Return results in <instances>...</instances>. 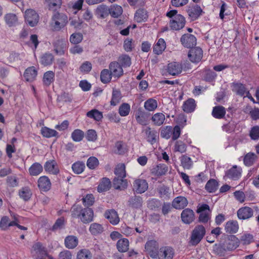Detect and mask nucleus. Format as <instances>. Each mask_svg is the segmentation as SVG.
<instances>
[{
    "label": "nucleus",
    "instance_id": "obj_58",
    "mask_svg": "<svg viewBox=\"0 0 259 259\" xmlns=\"http://www.w3.org/2000/svg\"><path fill=\"white\" fill-rule=\"evenodd\" d=\"M54 60L53 56L51 54H45L41 58L40 62L45 66L51 65Z\"/></svg>",
    "mask_w": 259,
    "mask_h": 259
},
{
    "label": "nucleus",
    "instance_id": "obj_4",
    "mask_svg": "<svg viewBox=\"0 0 259 259\" xmlns=\"http://www.w3.org/2000/svg\"><path fill=\"white\" fill-rule=\"evenodd\" d=\"M258 210L257 206H254L252 208L248 206L242 207L237 211V217L239 220H247L253 217L254 211L257 213Z\"/></svg>",
    "mask_w": 259,
    "mask_h": 259
},
{
    "label": "nucleus",
    "instance_id": "obj_49",
    "mask_svg": "<svg viewBox=\"0 0 259 259\" xmlns=\"http://www.w3.org/2000/svg\"><path fill=\"white\" fill-rule=\"evenodd\" d=\"M87 116L96 121H100L103 118L102 113L97 109H93L88 112Z\"/></svg>",
    "mask_w": 259,
    "mask_h": 259
},
{
    "label": "nucleus",
    "instance_id": "obj_21",
    "mask_svg": "<svg viewBox=\"0 0 259 259\" xmlns=\"http://www.w3.org/2000/svg\"><path fill=\"white\" fill-rule=\"evenodd\" d=\"M137 122L142 125H146L148 123V114L141 109H139L135 114Z\"/></svg>",
    "mask_w": 259,
    "mask_h": 259
},
{
    "label": "nucleus",
    "instance_id": "obj_6",
    "mask_svg": "<svg viewBox=\"0 0 259 259\" xmlns=\"http://www.w3.org/2000/svg\"><path fill=\"white\" fill-rule=\"evenodd\" d=\"M188 57L192 62L198 63L202 58L203 51L199 47L192 48L189 50Z\"/></svg>",
    "mask_w": 259,
    "mask_h": 259
},
{
    "label": "nucleus",
    "instance_id": "obj_5",
    "mask_svg": "<svg viewBox=\"0 0 259 259\" xmlns=\"http://www.w3.org/2000/svg\"><path fill=\"white\" fill-rule=\"evenodd\" d=\"M25 18L27 23L31 27L35 26L39 21L38 14L32 9H28L25 11Z\"/></svg>",
    "mask_w": 259,
    "mask_h": 259
},
{
    "label": "nucleus",
    "instance_id": "obj_51",
    "mask_svg": "<svg viewBox=\"0 0 259 259\" xmlns=\"http://www.w3.org/2000/svg\"><path fill=\"white\" fill-rule=\"evenodd\" d=\"M19 195L20 198L25 201L29 200L31 196V193L30 189L28 187H24L21 188L19 192Z\"/></svg>",
    "mask_w": 259,
    "mask_h": 259
},
{
    "label": "nucleus",
    "instance_id": "obj_63",
    "mask_svg": "<svg viewBox=\"0 0 259 259\" xmlns=\"http://www.w3.org/2000/svg\"><path fill=\"white\" fill-rule=\"evenodd\" d=\"M99 165V160L95 157H90L87 160V166L92 169L96 168Z\"/></svg>",
    "mask_w": 259,
    "mask_h": 259
},
{
    "label": "nucleus",
    "instance_id": "obj_60",
    "mask_svg": "<svg viewBox=\"0 0 259 259\" xmlns=\"http://www.w3.org/2000/svg\"><path fill=\"white\" fill-rule=\"evenodd\" d=\"M187 149L186 145L181 141H177L174 146V151L180 153H184Z\"/></svg>",
    "mask_w": 259,
    "mask_h": 259
},
{
    "label": "nucleus",
    "instance_id": "obj_62",
    "mask_svg": "<svg viewBox=\"0 0 259 259\" xmlns=\"http://www.w3.org/2000/svg\"><path fill=\"white\" fill-rule=\"evenodd\" d=\"M64 218L61 217L56 220V222L51 228V230L53 231H55L56 230L61 229L64 227Z\"/></svg>",
    "mask_w": 259,
    "mask_h": 259
},
{
    "label": "nucleus",
    "instance_id": "obj_37",
    "mask_svg": "<svg viewBox=\"0 0 259 259\" xmlns=\"http://www.w3.org/2000/svg\"><path fill=\"white\" fill-rule=\"evenodd\" d=\"M116 246L119 252H126L128 249L129 241L128 239L126 238L119 239L117 242Z\"/></svg>",
    "mask_w": 259,
    "mask_h": 259
},
{
    "label": "nucleus",
    "instance_id": "obj_20",
    "mask_svg": "<svg viewBox=\"0 0 259 259\" xmlns=\"http://www.w3.org/2000/svg\"><path fill=\"white\" fill-rule=\"evenodd\" d=\"M147 141L151 144L156 143L157 138L158 137V133L157 131L152 129L150 127H147L144 130Z\"/></svg>",
    "mask_w": 259,
    "mask_h": 259
},
{
    "label": "nucleus",
    "instance_id": "obj_22",
    "mask_svg": "<svg viewBox=\"0 0 259 259\" xmlns=\"http://www.w3.org/2000/svg\"><path fill=\"white\" fill-rule=\"evenodd\" d=\"M188 204L187 199L183 196H178L175 198L172 202V206L177 209H183L187 206Z\"/></svg>",
    "mask_w": 259,
    "mask_h": 259
},
{
    "label": "nucleus",
    "instance_id": "obj_1",
    "mask_svg": "<svg viewBox=\"0 0 259 259\" xmlns=\"http://www.w3.org/2000/svg\"><path fill=\"white\" fill-rule=\"evenodd\" d=\"M176 10H171L166 13V16L171 18L169 21V27L174 30H179L182 29L185 25V17L181 14H177Z\"/></svg>",
    "mask_w": 259,
    "mask_h": 259
},
{
    "label": "nucleus",
    "instance_id": "obj_47",
    "mask_svg": "<svg viewBox=\"0 0 259 259\" xmlns=\"http://www.w3.org/2000/svg\"><path fill=\"white\" fill-rule=\"evenodd\" d=\"M89 230L92 234L96 235L102 233L104 231V228L101 224L93 223L90 225Z\"/></svg>",
    "mask_w": 259,
    "mask_h": 259
},
{
    "label": "nucleus",
    "instance_id": "obj_26",
    "mask_svg": "<svg viewBox=\"0 0 259 259\" xmlns=\"http://www.w3.org/2000/svg\"><path fill=\"white\" fill-rule=\"evenodd\" d=\"M168 170L167 166L164 164H159L152 167L151 173L156 176L165 175Z\"/></svg>",
    "mask_w": 259,
    "mask_h": 259
},
{
    "label": "nucleus",
    "instance_id": "obj_30",
    "mask_svg": "<svg viewBox=\"0 0 259 259\" xmlns=\"http://www.w3.org/2000/svg\"><path fill=\"white\" fill-rule=\"evenodd\" d=\"M43 170L42 166L38 162H35L29 168V174L32 176L39 175Z\"/></svg>",
    "mask_w": 259,
    "mask_h": 259
},
{
    "label": "nucleus",
    "instance_id": "obj_59",
    "mask_svg": "<svg viewBox=\"0 0 259 259\" xmlns=\"http://www.w3.org/2000/svg\"><path fill=\"white\" fill-rule=\"evenodd\" d=\"M92 254L88 249L80 250L77 254V259H91Z\"/></svg>",
    "mask_w": 259,
    "mask_h": 259
},
{
    "label": "nucleus",
    "instance_id": "obj_16",
    "mask_svg": "<svg viewBox=\"0 0 259 259\" xmlns=\"http://www.w3.org/2000/svg\"><path fill=\"white\" fill-rule=\"evenodd\" d=\"M174 255V249L169 246H164L160 248L158 253L159 259H172Z\"/></svg>",
    "mask_w": 259,
    "mask_h": 259
},
{
    "label": "nucleus",
    "instance_id": "obj_45",
    "mask_svg": "<svg viewBox=\"0 0 259 259\" xmlns=\"http://www.w3.org/2000/svg\"><path fill=\"white\" fill-rule=\"evenodd\" d=\"M144 107L149 111H154L157 107V101L152 98L149 99L144 103Z\"/></svg>",
    "mask_w": 259,
    "mask_h": 259
},
{
    "label": "nucleus",
    "instance_id": "obj_50",
    "mask_svg": "<svg viewBox=\"0 0 259 259\" xmlns=\"http://www.w3.org/2000/svg\"><path fill=\"white\" fill-rule=\"evenodd\" d=\"M97 12L100 15V18H105L109 14V8L105 5H101L97 7Z\"/></svg>",
    "mask_w": 259,
    "mask_h": 259
},
{
    "label": "nucleus",
    "instance_id": "obj_61",
    "mask_svg": "<svg viewBox=\"0 0 259 259\" xmlns=\"http://www.w3.org/2000/svg\"><path fill=\"white\" fill-rule=\"evenodd\" d=\"M172 134V127L170 126H166L161 129L160 132V136L161 137L166 139H168L170 138Z\"/></svg>",
    "mask_w": 259,
    "mask_h": 259
},
{
    "label": "nucleus",
    "instance_id": "obj_64",
    "mask_svg": "<svg viewBox=\"0 0 259 259\" xmlns=\"http://www.w3.org/2000/svg\"><path fill=\"white\" fill-rule=\"evenodd\" d=\"M238 246L237 243L233 240H228L223 245V249L225 250H231L235 249Z\"/></svg>",
    "mask_w": 259,
    "mask_h": 259
},
{
    "label": "nucleus",
    "instance_id": "obj_28",
    "mask_svg": "<svg viewBox=\"0 0 259 259\" xmlns=\"http://www.w3.org/2000/svg\"><path fill=\"white\" fill-rule=\"evenodd\" d=\"M196 106V105L194 99L190 98L184 102L182 108L184 112L191 113L194 111Z\"/></svg>",
    "mask_w": 259,
    "mask_h": 259
},
{
    "label": "nucleus",
    "instance_id": "obj_57",
    "mask_svg": "<svg viewBox=\"0 0 259 259\" xmlns=\"http://www.w3.org/2000/svg\"><path fill=\"white\" fill-rule=\"evenodd\" d=\"M114 173L117 177L124 178L126 176L125 167L124 164L118 165L116 167Z\"/></svg>",
    "mask_w": 259,
    "mask_h": 259
},
{
    "label": "nucleus",
    "instance_id": "obj_32",
    "mask_svg": "<svg viewBox=\"0 0 259 259\" xmlns=\"http://www.w3.org/2000/svg\"><path fill=\"white\" fill-rule=\"evenodd\" d=\"M166 48V44L163 38L158 39L157 43L153 47V52L157 55H160Z\"/></svg>",
    "mask_w": 259,
    "mask_h": 259
},
{
    "label": "nucleus",
    "instance_id": "obj_42",
    "mask_svg": "<svg viewBox=\"0 0 259 259\" xmlns=\"http://www.w3.org/2000/svg\"><path fill=\"white\" fill-rule=\"evenodd\" d=\"M5 19L7 25L10 27L15 26L18 23L17 17L14 14L10 13L6 14L5 16Z\"/></svg>",
    "mask_w": 259,
    "mask_h": 259
},
{
    "label": "nucleus",
    "instance_id": "obj_2",
    "mask_svg": "<svg viewBox=\"0 0 259 259\" xmlns=\"http://www.w3.org/2000/svg\"><path fill=\"white\" fill-rule=\"evenodd\" d=\"M67 23V15L63 13L56 12L52 16L50 22V27L53 31H59L64 27Z\"/></svg>",
    "mask_w": 259,
    "mask_h": 259
},
{
    "label": "nucleus",
    "instance_id": "obj_52",
    "mask_svg": "<svg viewBox=\"0 0 259 259\" xmlns=\"http://www.w3.org/2000/svg\"><path fill=\"white\" fill-rule=\"evenodd\" d=\"M85 168L84 163L81 161H77L72 165L73 171L76 174H80L83 172Z\"/></svg>",
    "mask_w": 259,
    "mask_h": 259
},
{
    "label": "nucleus",
    "instance_id": "obj_38",
    "mask_svg": "<svg viewBox=\"0 0 259 259\" xmlns=\"http://www.w3.org/2000/svg\"><path fill=\"white\" fill-rule=\"evenodd\" d=\"M40 132L42 136L47 138L56 137L58 134V133L56 130L46 126L41 127Z\"/></svg>",
    "mask_w": 259,
    "mask_h": 259
},
{
    "label": "nucleus",
    "instance_id": "obj_43",
    "mask_svg": "<svg viewBox=\"0 0 259 259\" xmlns=\"http://www.w3.org/2000/svg\"><path fill=\"white\" fill-rule=\"evenodd\" d=\"M218 187V183L214 179L209 180L205 185V188L209 193L215 192Z\"/></svg>",
    "mask_w": 259,
    "mask_h": 259
},
{
    "label": "nucleus",
    "instance_id": "obj_31",
    "mask_svg": "<svg viewBox=\"0 0 259 259\" xmlns=\"http://www.w3.org/2000/svg\"><path fill=\"white\" fill-rule=\"evenodd\" d=\"M153 124L156 126H160L163 124L165 117V115L161 112L155 113L151 118Z\"/></svg>",
    "mask_w": 259,
    "mask_h": 259
},
{
    "label": "nucleus",
    "instance_id": "obj_39",
    "mask_svg": "<svg viewBox=\"0 0 259 259\" xmlns=\"http://www.w3.org/2000/svg\"><path fill=\"white\" fill-rule=\"evenodd\" d=\"M122 7L117 5H112L109 8V14L114 18H118L122 14Z\"/></svg>",
    "mask_w": 259,
    "mask_h": 259
},
{
    "label": "nucleus",
    "instance_id": "obj_34",
    "mask_svg": "<svg viewBox=\"0 0 259 259\" xmlns=\"http://www.w3.org/2000/svg\"><path fill=\"white\" fill-rule=\"evenodd\" d=\"M127 182L126 180L121 178H115L113 180V187L116 189L122 190L126 188Z\"/></svg>",
    "mask_w": 259,
    "mask_h": 259
},
{
    "label": "nucleus",
    "instance_id": "obj_35",
    "mask_svg": "<svg viewBox=\"0 0 259 259\" xmlns=\"http://www.w3.org/2000/svg\"><path fill=\"white\" fill-rule=\"evenodd\" d=\"M122 96L119 90L113 89L112 93V98L110 101V105L115 106L117 105L121 99Z\"/></svg>",
    "mask_w": 259,
    "mask_h": 259
},
{
    "label": "nucleus",
    "instance_id": "obj_53",
    "mask_svg": "<svg viewBox=\"0 0 259 259\" xmlns=\"http://www.w3.org/2000/svg\"><path fill=\"white\" fill-rule=\"evenodd\" d=\"M131 110L130 105L128 103H123L119 107V114L121 116H126L128 115Z\"/></svg>",
    "mask_w": 259,
    "mask_h": 259
},
{
    "label": "nucleus",
    "instance_id": "obj_13",
    "mask_svg": "<svg viewBox=\"0 0 259 259\" xmlns=\"http://www.w3.org/2000/svg\"><path fill=\"white\" fill-rule=\"evenodd\" d=\"M183 69L182 65L177 62H172L168 64L167 72L171 75L176 76L180 74Z\"/></svg>",
    "mask_w": 259,
    "mask_h": 259
},
{
    "label": "nucleus",
    "instance_id": "obj_24",
    "mask_svg": "<svg viewBox=\"0 0 259 259\" xmlns=\"http://www.w3.org/2000/svg\"><path fill=\"white\" fill-rule=\"evenodd\" d=\"M37 74V70L34 66L27 68L24 73V77L26 81H32L35 78Z\"/></svg>",
    "mask_w": 259,
    "mask_h": 259
},
{
    "label": "nucleus",
    "instance_id": "obj_55",
    "mask_svg": "<svg viewBox=\"0 0 259 259\" xmlns=\"http://www.w3.org/2000/svg\"><path fill=\"white\" fill-rule=\"evenodd\" d=\"M82 209L80 205H74L71 209L72 217L79 219Z\"/></svg>",
    "mask_w": 259,
    "mask_h": 259
},
{
    "label": "nucleus",
    "instance_id": "obj_54",
    "mask_svg": "<svg viewBox=\"0 0 259 259\" xmlns=\"http://www.w3.org/2000/svg\"><path fill=\"white\" fill-rule=\"evenodd\" d=\"M49 9L55 11L60 8L61 5V0H47Z\"/></svg>",
    "mask_w": 259,
    "mask_h": 259
},
{
    "label": "nucleus",
    "instance_id": "obj_9",
    "mask_svg": "<svg viewBox=\"0 0 259 259\" xmlns=\"http://www.w3.org/2000/svg\"><path fill=\"white\" fill-rule=\"evenodd\" d=\"M44 169L46 172L53 175H57L60 172L59 166L55 160L46 161L44 164Z\"/></svg>",
    "mask_w": 259,
    "mask_h": 259
},
{
    "label": "nucleus",
    "instance_id": "obj_29",
    "mask_svg": "<svg viewBox=\"0 0 259 259\" xmlns=\"http://www.w3.org/2000/svg\"><path fill=\"white\" fill-rule=\"evenodd\" d=\"M148 15L147 11L143 9L138 10L135 14L134 19L138 23L147 21Z\"/></svg>",
    "mask_w": 259,
    "mask_h": 259
},
{
    "label": "nucleus",
    "instance_id": "obj_11",
    "mask_svg": "<svg viewBox=\"0 0 259 259\" xmlns=\"http://www.w3.org/2000/svg\"><path fill=\"white\" fill-rule=\"evenodd\" d=\"M182 44L186 48H192L196 44V38L191 34H185L181 38Z\"/></svg>",
    "mask_w": 259,
    "mask_h": 259
},
{
    "label": "nucleus",
    "instance_id": "obj_15",
    "mask_svg": "<svg viewBox=\"0 0 259 259\" xmlns=\"http://www.w3.org/2000/svg\"><path fill=\"white\" fill-rule=\"evenodd\" d=\"M242 169L237 165L233 166L231 168L226 171L225 177L233 180L239 179L241 176Z\"/></svg>",
    "mask_w": 259,
    "mask_h": 259
},
{
    "label": "nucleus",
    "instance_id": "obj_18",
    "mask_svg": "<svg viewBox=\"0 0 259 259\" xmlns=\"http://www.w3.org/2000/svg\"><path fill=\"white\" fill-rule=\"evenodd\" d=\"M37 185L41 191L47 192L51 188V182L47 176H44L38 179Z\"/></svg>",
    "mask_w": 259,
    "mask_h": 259
},
{
    "label": "nucleus",
    "instance_id": "obj_44",
    "mask_svg": "<svg viewBox=\"0 0 259 259\" xmlns=\"http://www.w3.org/2000/svg\"><path fill=\"white\" fill-rule=\"evenodd\" d=\"M112 75L108 69H103L100 74V78L102 82L107 83L111 81Z\"/></svg>",
    "mask_w": 259,
    "mask_h": 259
},
{
    "label": "nucleus",
    "instance_id": "obj_8",
    "mask_svg": "<svg viewBox=\"0 0 259 259\" xmlns=\"http://www.w3.org/2000/svg\"><path fill=\"white\" fill-rule=\"evenodd\" d=\"M145 249L153 258H156L158 256L159 251L158 246L157 242L154 240L148 241L145 246Z\"/></svg>",
    "mask_w": 259,
    "mask_h": 259
},
{
    "label": "nucleus",
    "instance_id": "obj_12",
    "mask_svg": "<svg viewBox=\"0 0 259 259\" xmlns=\"http://www.w3.org/2000/svg\"><path fill=\"white\" fill-rule=\"evenodd\" d=\"M109 71L113 77L118 78L123 74L122 66L117 62H111L109 66Z\"/></svg>",
    "mask_w": 259,
    "mask_h": 259
},
{
    "label": "nucleus",
    "instance_id": "obj_14",
    "mask_svg": "<svg viewBox=\"0 0 259 259\" xmlns=\"http://www.w3.org/2000/svg\"><path fill=\"white\" fill-rule=\"evenodd\" d=\"M181 217L184 224H190L194 221L195 214L192 209L186 208L182 211Z\"/></svg>",
    "mask_w": 259,
    "mask_h": 259
},
{
    "label": "nucleus",
    "instance_id": "obj_3",
    "mask_svg": "<svg viewBox=\"0 0 259 259\" xmlns=\"http://www.w3.org/2000/svg\"><path fill=\"white\" fill-rule=\"evenodd\" d=\"M206 233L205 228L201 225L195 226L192 232L190 243L192 245H197L202 239Z\"/></svg>",
    "mask_w": 259,
    "mask_h": 259
},
{
    "label": "nucleus",
    "instance_id": "obj_10",
    "mask_svg": "<svg viewBox=\"0 0 259 259\" xmlns=\"http://www.w3.org/2000/svg\"><path fill=\"white\" fill-rule=\"evenodd\" d=\"M187 12L191 20L194 21L197 19L201 15L203 11L199 6L195 5L190 6Z\"/></svg>",
    "mask_w": 259,
    "mask_h": 259
},
{
    "label": "nucleus",
    "instance_id": "obj_41",
    "mask_svg": "<svg viewBox=\"0 0 259 259\" xmlns=\"http://www.w3.org/2000/svg\"><path fill=\"white\" fill-rule=\"evenodd\" d=\"M55 78V73L52 71H48L45 72L43 76V83L46 86H49L52 83Z\"/></svg>",
    "mask_w": 259,
    "mask_h": 259
},
{
    "label": "nucleus",
    "instance_id": "obj_7",
    "mask_svg": "<svg viewBox=\"0 0 259 259\" xmlns=\"http://www.w3.org/2000/svg\"><path fill=\"white\" fill-rule=\"evenodd\" d=\"M148 188V184L145 180L137 179L133 182V190L138 194L144 193Z\"/></svg>",
    "mask_w": 259,
    "mask_h": 259
},
{
    "label": "nucleus",
    "instance_id": "obj_46",
    "mask_svg": "<svg viewBox=\"0 0 259 259\" xmlns=\"http://www.w3.org/2000/svg\"><path fill=\"white\" fill-rule=\"evenodd\" d=\"M257 156L254 153H248L244 157V163L246 166H250L253 164Z\"/></svg>",
    "mask_w": 259,
    "mask_h": 259
},
{
    "label": "nucleus",
    "instance_id": "obj_19",
    "mask_svg": "<svg viewBox=\"0 0 259 259\" xmlns=\"http://www.w3.org/2000/svg\"><path fill=\"white\" fill-rule=\"evenodd\" d=\"M104 217L113 225H116L119 222V218L116 211L113 209L107 210L104 213Z\"/></svg>",
    "mask_w": 259,
    "mask_h": 259
},
{
    "label": "nucleus",
    "instance_id": "obj_40",
    "mask_svg": "<svg viewBox=\"0 0 259 259\" xmlns=\"http://www.w3.org/2000/svg\"><path fill=\"white\" fill-rule=\"evenodd\" d=\"M17 224L15 220L9 222V218L8 217H3L0 221V228L3 230H6L9 227L13 226Z\"/></svg>",
    "mask_w": 259,
    "mask_h": 259
},
{
    "label": "nucleus",
    "instance_id": "obj_36",
    "mask_svg": "<svg viewBox=\"0 0 259 259\" xmlns=\"http://www.w3.org/2000/svg\"><path fill=\"white\" fill-rule=\"evenodd\" d=\"M226 114L225 108L222 106H217L213 108L212 111V116L218 119L222 118Z\"/></svg>",
    "mask_w": 259,
    "mask_h": 259
},
{
    "label": "nucleus",
    "instance_id": "obj_48",
    "mask_svg": "<svg viewBox=\"0 0 259 259\" xmlns=\"http://www.w3.org/2000/svg\"><path fill=\"white\" fill-rule=\"evenodd\" d=\"M181 165L184 169H190L192 165V161L191 159L186 155H183L180 157Z\"/></svg>",
    "mask_w": 259,
    "mask_h": 259
},
{
    "label": "nucleus",
    "instance_id": "obj_17",
    "mask_svg": "<svg viewBox=\"0 0 259 259\" xmlns=\"http://www.w3.org/2000/svg\"><path fill=\"white\" fill-rule=\"evenodd\" d=\"M94 212L92 208L87 207L82 209L79 219L85 224L92 222L93 220Z\"/></svg>",
    "mask_w": 259,
    "mask_h": 259
},
{
    "label": "nucleus",
    "instance_id": "obj_33",
    "mask_svg": "<svg viewBox=\"0 0 259 259\" xmlns=\"http://www.w3.org/2000/svg\"><path fill=\"white\" fill-rule=\"evenodd\" d=\"M111 187V182L108 178H103L98 186V191L103 192L108 190Z\"/></svg>",
    "mask_w": 259,
    "mask_h": 259
},
{
    "label": "nucleus",
    "instance_id": "obj_56",
    "mask_svg": "<svg viewBox=\"0 0 259 259\" xmlns=\"http://www.w3.org/2000/svg\"><path fill=\"white\" fill-rule=\"evenodd\" d=\"M84 137V133L80 130H74L71 134V137L74 141L80 142Z\"/></svg>",
    "mask_w": 259,
    "mask_h": 259
},
{
    "label": "nucleus",
    "instance_id": "obj_23",
    "mask_svg": "<svg viewBox=\"0 0 259 259\" xmlns=\"http://www.w3.org/2000/svg\"><path fill=\"white\" fill-rule=\"evenodd\" d=\"M78 244V239L77 237L73 235H69L64 239L65 246L68 249H74Z\"/></svg>",
    "mask_w": 259,
    "mask_h": 259
},
{
    "label": "nucleus",
    "instance_id": "obj_25",
    "mask_svg": "<svg viewBox=\"0 0 259 259\" xmlns=\"http://www.w3.org/2000/svg\"><path fill=\"white\" fill-rule=\"evenodd\" d=\"M239 229V225L237 221L231 220L228 221L225 226L226 232L229 234L236 233Z\"/></svg>",
    "mask_w": 259,
    "mask_h": 259
},
{
    "label": "nucleus",
    "instance_id": "obj_27",
    "mask_svg": "<svg viewBox=\"0 0 259 259\" xmlns=\"http://www.w3.org/2000/svg\"><path fill=\"white\" fill-rule=\"evenodd\" d=\"M232 90L237 95L243 96L246 92L245 85L240 82H233L231 84Z\"/></svg>",
    "mask_w": 259,
    "mask_h": 259
}]
</instances>
